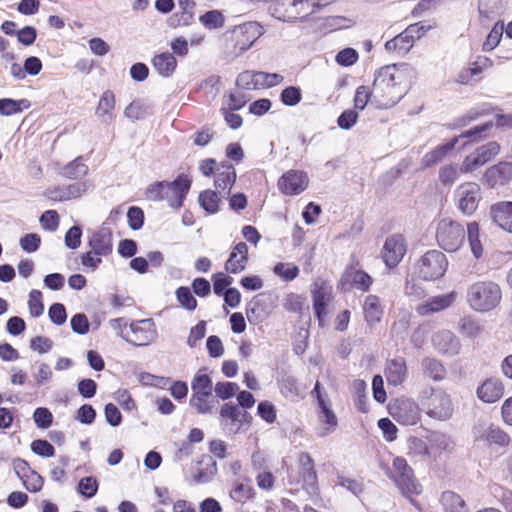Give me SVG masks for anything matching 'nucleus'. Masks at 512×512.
Returning a JSON list of instances; mask_svg holds the SVG:
<instances>
[{"label":"nucleus","instance_id":"aec40b11","mask_svg":"<svg viewBox=\"0 0 512 512\" xmlns=\"http://www.w3.org/2000/svg\"><path fill=\"white\" fill-rule=\"evenodd\" d=\"M331 286L325 282L314 284V289L311 291L313 308L315 315L319 322L323 321L326 316V306L331 298Z\"/></svg>","mask_w":512,"mask_h":512},{"label":"nucleus","instance_id":"ea45409f","mask_svg":"<svg viewBox=\"0 0 512 512\" xmlns=\"http://www.w3.org/2000/svg\"><path fill=\"white\" fill-rule=\"evenodd\" d=\"M63 175L69 179H81L88 173V166L78 157L63 168Z\"/></svg>","mask_w":512,"mask_h":512},{"label":"nucleus","instance_id":"c85d7f7f","mask_svg":"<svg viewBox=\"0 0 512 512\" xmlns=\"http://www.w3.org/2000/svg\"><path fill=\"white\" fill-rule=\"evenodd\" d=\"M221 168L223 170H218L214 183L217 189H220L222 191L227 190L225 194L228 195L230 193V189L235 183L236 172L233 165H231L230 163H222Z\"/></svg>","mask_w":512,"mask_h":512},{"label":"nucleus","instance_id":"39448f33","mask_svg":"<svg viewBox=\"0 0 512 512\" xmlns=\"http://www.w3.org/2000/svg\"><path fill=\"white\" fill-rule=\"evenodd\" d=\"M491 127H492V122H487L485 124L475 126L474 128L465 131L461 135L453 137L446 143L438 145L432 151L426 153L423 156V158L421 160L422 167L428 168V167L434 166L437 163L441 162L448 155V153L455 148V146L459 142L460 138H467V139L475 140L483 132H486Z\"/></svg>","mask_w":512,"mask_h":512},{"label":"nucleus","instance_id":"f257e3e1","mask_svg":"<svg viewBox=\"0 0 512 512\" xmlns=\"http://www.w3.org/2000/svg\"><path fill=\"white\" fill-rule=\"evenodd\" d=\"M415 69L408 63L391 64L377 69L372 84L373 102L377 108L395 106L409 91Z\"/></svg>","mask_w":512,"mask_h":512},{"label":"nucleus","instance_id":"6ab92c4d","mask_svg":"<svg viewBox=\"0 0 512 512\" xmlns=\"http://www.w3.org/2000/svg\"><path fill=\"white\" fill-rule=\"evenodd\" d=\"M492 221L502 230L512 233V201H500L490 207Z\"/></svg>","mask_w":512,"mask_h":512},{"label":"nucleus","instance_id":"4d7b16f0","mask_svg":"<svg viewBox=\"0 0 512 512\" xmlns=\"http://www.w3.org/2000/svg\"><path fill=\"white\" fill-rule=\"evenodd\" d=\"M98 490V482L93 477H84L78 484V491L85 498H92Z\"/></svg>","mask_w":512,"mask_h":512},{"label":"nucleus","instance_id":"37998d69","mask_svg":"<svg viewBox=\"0 0 512 512\" xmlns=\"http://www.w3.org/2000/svg\"><path fill=\"white\" fill-rule=\"evenodd\" d=\"M115 106V96L112 91L107 90L105 91L98 103L96 114L98 117L102 118L106 115L111 118V111L114 109Z\"/></svg>","mask_w":512,"mask_h":512},{"label":"nucleus","instance_id":"473e14b6","mask_svg":"<svg viewBox=\"0 0 512 512\" xmlns=\"http://www.w3.org/2000/svg\"><path fill=\"white\" fill-rule=\"evenodd\" d=\"M199 205L209 214H215L219 211L221 197L216 191L207 189L199 194Z\"/></svg>","mask_w":512,"mask_h":512},{"label":"nucleus","instance_id":"9b49d317","mask_svg":"<svg viewBox=\"0 0 512 512\" xmlns=\"http://www.w3.org/2000/svg\"><path fill=\"white\" fill-rule=\"evenodd\" d=\"M406 251L407 244L405 238L401 234H394L386 239L381 251V256L385 265L389 269H393L401 262Z\"/></svg>","mask_w":512,"mask_h":512},{"label":"nucleus","instance_id":"4c0bfd02","mask_svg":"<svg viewBox=\"0 0 512 512\" xmlns=\"http://www.w3.org/2000/svg\"><path fill=\"white\" fill-rule=\"evenodd\" d=\"M429 450L432 452L430 454V459H436L442 451L446 450L450 446V439L442 433L434 432L429 437Z\"/></svg>","mask_w":512,"mask_h":512},{"label":"nucleus","instance_id":"bf43d9fd","mask_svg":"<svg viewBox=\"0 0 512 512\" xmlns=\"http://www.w3.org/2000/svg\"><path fill=\"white\" fill-rule=\"evenodd\" d=\"M33 419L38 428L46 429L51 426L53 415L49 409L39 407L33 413Z\"/></svg>","mask_w":512,"mask_h":512},{"label":"nucleus","instance_id":"680f3d73","mask_svg":"<svg viewBox=\"0 0 512 512\" xmlns=\"http://www.w3.org/2000/svg\"><path fill=\"white\" fill-rule=\"evenodd\" d=\"M127 219L132 230H139L144 224V212L140 207L132 206L128 209Z\"/></svg>","mask_w":512,"mask_h":512},{"label":"nucleus","instance_id":"6e6d98bb","mask_svg":"<svg viewBox=\"0 0 512 512\" xmlns=\"http://www.w3.org/2000/svg\"><path fill=\"white\" fill-rule=\"evenodd\" d=\"M213 290L218 296L225 293V290L230 288L229 286L233 283V278L220 272L212 276Z\"/></svg>","mask_w":512,"mask_h":512},{"label":"nucleus","instance_id":"864d4df0","mask_svg":"<svg viewBox=\"0 0 512 512\" xmlns=\"http://www.w3.org/2000/svg\"><path fill=\"white\" fill-rule=\"evenodd\" d=\"M48 316L55 325H63L67 320L65 306L62 303H53L48 309Z\"/></svg>","mask_w":512,"mask_h":512},{"label":"nucleus","instance_id":"0eeeda50","mask_svg":"<svg viewBox=\"0 0 512 512\" xmlns=\"http://www.w3.org/2000/svg\"><path fill=\"white\" fill-rule=\"evenodd\" d=\"M464 226L454 220L444 218L438 222L436 239L439 246L447 252L457 251L464 243Z\"/></svg>","mask_w":512,"mask_h":512},{"label":"nucleus","instance_id":"f03ea898","mask_svg":"<svg viewBox=\"0 0 512 512\" xmlns=\"http://www.w3.org/2000/svg\"><path fill=\"white\" fill-rule=\"evenodd\" d=\"M502 291L493 281H477L468 286L466 301L469 307L476 312H490L501 302Z\"/></svg>","mask_w":512,"mask_h":512},{"label":"nucleus","instance_id":"f3484780","mask_svg":"<svg viewBox=\"0 0 512 512\" xmlns=\"http://www.w3.org/2000/svg\"><path fill=\"white\" fill-rule=\"evenodd\" d=\"M473 435L477 440H483L490 445H498L505 447L510 442V437L500 427L493 424L486 425L485 423H479L473 428Z\"/></svg>","mask_w":512,"mask_h":512},{"label":"nucleus","instance_id":"603ef678","mask_svg":"<svg viewBox=\"0 0 512 512\" xmlns=\"http://www.w3.org/2000/svg\"><path fill=\"white\" fill-rule=\"evenodd\" d=\"M22 482H23V486L29 492H33V493L39 492L44 485L43 477L33 470L29 471V473L25 476V478L22 479Z\"/></svg>","mask_w":512,"mask_h":512},{"label":"nucleus","instance_id":"5fc2aeb1","mask_svg":"<svg viewBox=\"0 0 512 512\" xmlns=\"http://www.w3.org/2000/svg\"><path fill=\"white\" fill-rule=\"evenodd\" d=\"M238 389V384L233 382H218L214 387L216 396L222 400L232 398L236 394Z\"/></svg>","mask_w":512,"mask_h":512},{"label":"nucleus","instance_id":"a18cd8bd","mask_svg":"<svg viewBox=\"0 0 512 512\" xmlns=\"http://www.w3.org/2000/svg\"><path fill=\"white\" fill-rule=\"evenodd\" d=\"M273 272L284 281H292L299 275V268L294 264L279 262L274 266Z\"/></svg>","mask_w":512,"mask_h":512},{"label":"nucleus","instance_id":"0e129e2a","mask_svg":"<svg viewBox=\"0 0 512 512\" xmlns=\"http://www.w3.org/2000/svg\"><path fill=\"white\" fill-rule=\"evenodd\" d=\"M31 450L36 455L41 457H52L55 454V449L47 440L37 439L31 443Z\"/></svg>","mask_w":512,"mask_h":512},{"label":"nucleus","instance_id":"9d476101","mask_svg":"<svg viewBox=\"0 0 512 512\" xmlns=\"http://www.w3.org/2000/svg\"><path fill=\"white\" fill-rule=\"evenodd\" d=\"M392 467L395 472L396 482L403 494H420L421 485L415 480L412 468L402 457L393 460Z\"/></svg>","mask_w":512,"mask_h":512},{"label":"nucleus","instance_id":"774afa93","mask_svg":"<svg viewBox=\"0 0 512 512\" xmlns=\"http://www.w3.org/2000/svg\"><path fill=\"white\" fill-rule=\"evenodd\" d=\"M481 329L480 324L472 318H463L460 322L461 332L469 338H475Z\"/></svg>","mask_w":512,"mask_h":512},{"label":"nucleus","instance_id":"2eb2a0df","mask_svg":"<svg viewBox=\"0 0 512 512\" xmlns=\"http://www.w3.org/2000/svg\"><path fill=\"white\" fill-rule=\"evenodd\" d=\"M167 185L169 186H165V195L168 196L166 201L170 207L179 209L183 205L184 199L190 189L191 180L188 176L180 174L174 181H167Z\"/></svg>","mask_w":512,"mask_h":512},{"label":"nucleus","instance_id":"69168bd1","mask_svg":"<svg viewBox=\"0 0 512 512\" xmlns=\"http://www.w3.org/2000/svg\"><path fill=\"white\" fill-rule=\"evenodd\" d=\"M40 224L43 229L56 231L59 226V215L55 210H47L40 217Z\"/></svg>","mask_w":512,"mask_h":512},{"label":"nucleus","instance_id":"052dcab7","mask_svg":"<svg viewBox=\"0 0 512 512\" xmlns=\"http://www.w3.org/2000/svg\"><path fill=\"white\" fill-rule=\"evenodd\" d=\"M71 329L74 333L85 335L89 332L90 324L84 313H77L71 318Z\"/></svg>","mask_w":512,"mask_h":512},{"label":"nucleus","instance_id":"cd10ccee","mask_svg":"<svg viewBox=\"0 0 512 512\" xmlns=\"http://www.w3.org/2000/svg\"><path fill=\"white\" fill-rule=\"evenodd\" d=\"M365 321L370 327H374L381 321L383 315V307L380 299L376 295H368L363 304Z\"/></svg>","mask_w":512,"mask_h":512},{"label":"nucleus","instance_id":"412c9836","mask_svg":"<svg viewBox=\"0 0 512 512\" xmlns=\"http://www.w3.org/2000/svg\"><path fill=\"white\" fill-rule=\"evenodd\" d=\"M248 262V246L245 242H239L232 249L228 260L225 262V270L232 274H238L246 268Z\"/></svg>","mask_w":512,"mask_h":512},{"label":"nucleus","instance_id":"423d86ee","mask_svg":"<svg viewBox=\"0 0 512 512\" xmlns=\"http://www.w3.org/2000/svg\"><path fill=\"white\" fill-rule=\"evenodd\" d=\"M448 267V260L441 251H427L415 264V274L422 280L432 281L441 278Z\"/></svg>","mask_w":512,"mask_h":512},{"label":"nucleus","instance_id":"a19ab883","mask_svg":"<svg viewBox=\"0 0 512 512\" xmlns=\"http://www.w3.org/2000/svg\"><path fill=\"white\" fill-rule=\"evenodd\" d=\"M408 449L409 454L421 459H430V454H432L429 450V442L418 437L409 438Z\"/></svg>","mask_w":512,"mask_h":512},{"label":"nucleus","instance_id":"de8ad7c7","mask_svg":"<svg viewBox=\"0 0 512 512\" xmlns=\"http://www.w3.org/2000/svg\"><path fill=\"white\" fill-rule=\"evenodd\" d=\"M302 99V92L299 87L288 86L280 94L281 102L286 106H295Z\"/></svg>","mask_w":512,"mask_h":512},{"label":"nucleus","instance_id":"7c9ffc66","mask_svg":"<svg viewBox=\"0 0 512 512\" xmlns=\"http://www.w3.org/2000/svg\"><path fill=\"white\" fill-rule=\"evenodd\" d=\"M345 277L351 282L352 286L363 292H367L372 283V277L365 271L360 269H348L345 273Z\"/></svg>","mask_w":512,"mask_h":512},{"label":"nucleus","instance_id":"1a4fd4ad","mask_svg":"<svg viewBox=\"0 0 512 512\" xmlns=\"http://www.w3.org/2000/svg\"><path fill=\"white\" fill-rule=\"evenodd\" d=\"M458 209L464 215H472L481 200V188L477 183H463L455 190Z\"/></svg>","mask_w":512,"mask_h":512},{"label":"nucleus","instance_id":"4be33fe9","mask_svg":"<svg viewBox=\"0 0 512 512\" xmlns=\"http://www.w3.org/2000/svg\"><path fill=\"white\" fill-rule=\"evenodd\" d=\"M220 423L229 433L236 434L242 425L238 407L232 403H225L220 409Z\"/></svg>","mask_w":512,"mask_h":512},{"label":"nucleus","instance_id":"c9c22d12","mask_svg":"<svg viewBox=\"0 0 512 512\" xmlns=\"http://www.w3.org/2000/svg\"><path fill=\"white\" fill-rule=\"evenodd\" d=\"M191 389L193 395L211 396L212 379L206 374H197L192 380Z\"/></svg>","mask_w":512,"mask_h":512},{"label":"nucleus","instance_id":"b1692460","mask_svg":"<svg viewBox=\"0 0 512 512\" xmlns=\"http://www.w3.org/2000/svg\"><path fill=\"white\" fill-rule=\"evenodd\" d=\"M484 178L491 187L507 183L512 179V163L500 162L488 168Z\"/></svg>","mask_w":512,"mask_h":512},{"label":"nucleus","instance_id":"2f4dec72","mask_svg":"<svg viewBox=\"0 0 512 512\" xmlns=\"http://www.w3.org/2000/svg\"><path fill=\"white\" fill-rule=\"evenodd\" d=\"M30 101L27 99L14 100L11 98L0 99V114L11 116L22 112L30 107Z\"/></svg>","mask_w":512,"mask_h":512},{"label":"nucleus","instance_id":"a211bd4d","mask_svg":"<svg viewBox=\"0 0 512 512\" xmlns=\"http://www.w3.org/2000/svg\"><path fill=\"white\" fill-rule=\"evenodd\" d=\"M434 348L442 355L455 356L459 354L461 343L459 338L449 330H442L432 337Z\"/></svg>","mask_w":512,"mask_h":512},{"label":"nucleus","instance_id":"c756f323","mask_svg":"<svg viewBox=\"0 0 512 512\" xmlns=\"http://www.w3.org/2000/svg\"><path fill=\"white\" fill-rule=\"evenodd\" d=\"M154 69L163 77H169L174 72L177 61L169 52L155 55L152 59Z\"/></svg>","mask_w":512,"mask_h":512},{"label":"nucleus","instance_id":"7ed1b4c3","mask_svg":"<svg viewBox=\"0 0 512 512\" xmlns=\"http://www.w3.org/2000/svg\"><path fill=\"white\" fill-rule=\"evenodd\" d=\"M87 244L90 251L81 255V264L96 270L102 263V257H106L113 250V235L109 228L101 227L88 236Z\"/></svg>","mask_w":512,"mask_h":512},{"label":"nucleus","instance_id":"e2e57ef3","mask_svg":"<svg viewBox=\"0 0 512 512\" xmlns=\"http://www.w3.org/2000/svg\"><path fill=\"white\" fill-rule=\"evenodd\" d=\"M436 25L435 21H432V23L429 24H426L425 22H417L406 28L407 34L413 36V40L415 41L422 38L428 31L434 29Z\"/></svg>","mask_w":512,"mask_h":512},{"label":"nucleus","instance_id":"79ce46f5","mask_svg":"<svg viewBox=\"0 0 512 512\" xmlns=\"http://www.w3.org/2000/svg\"><path fill=\"white\" fill-rule=\"evenodd\" d=\"M460 173H463L461 166L458 167L457 164H448L440 168L438 179L442 185L450 187L458 179Z\"/></svg>","mask_w":512,"mask_h":512},{"label":"nucleus","instance_id":"4468645a","mask_svg":"<svg viewBox=\"0 0 512 512\" xmlns=\"http://www.w3.org/2000/svg\"><path fill=\"white\" fill-rule=\"evenodd\" d=\"M309 184V178L304 171L289 170L278 180L279 190L285 195H298Z\"/></svg>","mask_w":512,"mask_h":512},{"label":"nucleus","instance_id":"09e8293b","mask_svg":"<svg viewBox=\"0 0 512 512\" xmlns=\"http://www.w3.org/2000/svg\"><path fill=\"white\" fill-rule=\"evenodd\" d=\"M201 23L208 29L220 28L224 24V18L220 11L210 10L200 17Z\"/></svg>","mask_w":512,"mask_h":512},{"label":"nucleus","instance_id":"58836bf2","mask_svg":"<svg viewBox=\"0 0 512 512\" xmlns=\"http://www.w3.org/2000/svg\"><path fill=\"white\" fill-rule=\"evenodd\" d=\"M467 238L473 256L476 259H479L483 254V246L479 238L478 223L471 222L467 225Z\"/></svg>","mask_w":512,"mask_h":512},{"label":"nucleus","instance_id":"72a5a7b5","mask_svg":"<svg viewBox=\"0 0 512 512\" xmlns=\"http://www.w3.org/2000/svg\"><path fill=\"white\" fill-rule=\"evenodd\" d=\"M441 500L445 512H468L464 500L454 492H444Z\"/></svg>","mask_w":512,"mask_h":512},{"label":"nucleus","instance_id":"c03bdc74","mask_svg":"<svg viewBox=\"0 0 512 512\" xmlns=\"http://www.w3.org/2000/svg\"><path fill=\"white\" fill-rule=\"evenodd\" d=\"M176 298L182 307L188 311H194L197 307V300L189 287L181 286L175 292Z\"/></svg>","mask_w":512,"mask_h":512},{"label":"nucleus","instance_id":"393cba45","mask_svg":"<svg viewBox=\"0 0 512 512\" xmlns=\"http://www.w3.org/2000/svg\"><path fill=\"white\" fill-rule=\"evenodd\" d=\"M385 376L389 385L398 386L404 382L407 376L406 361L403 357H397L387 362Z\"/></svg>","mask_w":512,"mask_h":512},{"label":"nucleus","instance_id":"6e6552de","mask_svg":"<svg viewBox=\"0 0 512 512\" xmlns=\"http://www.w3.org/2000/svg\"><path fill=\"white\" fill-rule=\"evenodd\" d=\"M157 336L153 319L134 321L129 326V332H121L120 337L134 346H146Z\"/></svg>","mask_w":512,"mask_h":512},{"label":"nucleus","instance_id":"20e7f679","mask_svg":"<svg viewBox=\"0 0 512 512\" xmlns=\"http://www.w3.org/2000/svg\"><path fill=\"white\" fill-rule=\"evenodd\" d=\"M419 401L428 416L437 420H447L452 416L453 405L450 396L441 389L424 388Z\"/></svg>","mask_w":512,"mask_h":512},{"label":"nucleus","instance_id":"f704fd0d","mask_svg":"<svg viewBox=\"0 0 512 512\" xmlns=\"http://www.w3.org/2000/svg\"><path fill=\"white\" fill-rule=\"evenodd\" d=\"M255 496V489L249 483L235 482L230 491V497L239 503H245L253 499Z\"/></svg>","mask_w":512,"mask_h":512},{"label":"nucleus","instance_id":"49530a36","mask_svg":"<svg viewBox=\"0 0 512 512\" xmlns=\"http://www.w3.org/2000/svg\"><path fill=\"white\" fill-rule=\"evenodd\" d=\"M28 308L32 317H39L44 312L42 293L39 290H31L29 293Z\"/></svg>","mask_w":512,"mask_h":512},{"label":"nucleus","instance_id":"ddd939ff","mask_svg":"<svg viewBox=\"0 0 512 512\" xmlns=\"http://www.w3.org/2000/svg\"><path fill=\"white\" fill-rule=\"evenodd\" d=\"M499 151L500 146L494 141L479 147L475 153L468 155L464 159L461 165V171L464 173L472 172L494 158Z\"/></svg>","mask_w":512,"mask_h":512},{"label":"nucleus","instance_id":"e433bc0d","mask_svg":"<svg viewBox=\"0 0 512 512\" xmlns=\"http://www.w3.org/2000/svg\"><path fill=\"white\" fill-rule=\"evenodd\" d=\"M210 396L193 395L190 398V405L196 409L199 414H211L217 410L216 405L218 401L215 399L209 400Z\"/></svg>","mask_w":512,"mask_h":512},{"label":"nucleus","instance_id":"a878e982","mask_svg":"<svg viewBox=\"0 0 512 512\" xmlns=\"http://www.w3.org/2000/svg\"><path fill=\"white\" fill-rule=\"evenodd\" d=\"M456 292L451 291L446 294L430 297L423 305L419 307L422 315L439 312L450 307L456 300Z\"/></svg>","mask_w":512,"mask_h":512},{"label":"nucleus","instance_id":"13d9d810","mask_svg":"<svg viewBox=\"0 0 512 512\" xmlns=\"http://www.w3.org/2000/svg\"><path fill=\"white\" fill-rule=\"evenodd\" d=\"M20 247L27 253L37 251L41 244V237L36 233H28L20 238Z\"/></svg>","mask_w":512,"mask_h":512},{"label":"nucleus","instance_id":"8fccbe9b","mask_svg":"<svg viewBox=\"0 0 512 512\" xmlns=\"http://www.w3.org/2000/svg\"><path fill=\"white\" fill-rule=\"evenodd\" d=\"M373 102L372 89L370 90L368 86H359L356 89L355 97H354V106L356 109L363 110L368 102Z\"/></svg>","mask_w":512,"mask_h":512},{"label":"nucleus","instance_id":"bb28decb","mask_svg":"<svg viewBox=\"0 0 512 512\" xmlns=\"http://www.w3.org/2000/svg\"><path fill=\"white\" fill-rule=\"evenodd\" d=\"M421 370L426 378L435 382H441L447 376V369L444 364L434 357H424L421 360Z\"/></svg>","mask_w":512,"mask_h":512},{"label":"nucleus","instance_id":"dca6fc26","mask_svg":"<svg viewBox=\"0 0 512 512\" xmlns=\"http://www.w3.org/2000/svg\"><path fill=\"white\" fill-rule=\"evenodd\" d=\"M390 414L402 425H415L420 419L418 406L409 399L398 400L390 407Z\"/></svg>","mask_w":512,"mask_h":512},{"label":"nucleus","instance_id":"338daca9","mask_svg":"<svg viewBox=\"0 0 512 512\" xmlns=\"http://www.w3.org/2000/svg\"><path fill=\"white\" fill-rule=\"evenodd\" d=\"M258 415L267 423H273L276 420V408L269 401H262L257 407Z\"/></svg>","mask_w":512,"mask_h":512},{"label":"nucleus","instance_id":"5701e85b","mask_svg":"<svg viewBox=\"0 0 512 512\" xmlns=\"http://www.w3.org/2000/svg\"><path fill=\"white\" fill-rule=\"evenodd\" d=\"M503 394L504 385L496 378L487 379L477 388L478 398L485 403H494L498 401Z\"/></svg>","mask_w":512,"mask_h":512},{"label":"nucleus","instance_id":"f8f14e48","mask_svg":"<svg viewBox=\"0 0 512 512\" xmlns=\"http://www.w3.org/2000/svg\"><path fill=\"white\" fill-rule=\"evenodd\" d=\"M298 461L300 465L299 475L302 481V488L309 495L318 494V477L315 470L314 460L308 453L302 452L299 454Z\"/></svg>","mask_w":512,"mask_h":512},{"label":"nucleus","instance_id":"3c124183","mask_svg":"<svg viewBox=\"0 0 512 512\" xmlns=\"http://www.w3.org/2000/svg\"><path fill=\"white\" fill-rule=\"evenodd\" d=\"M165 186L167 185V181H159L149 185L146 189V197L152 201H163L168 198L165 195Z\"/></svg>","mask_w":512,"mask_h":512}]
</instances>
